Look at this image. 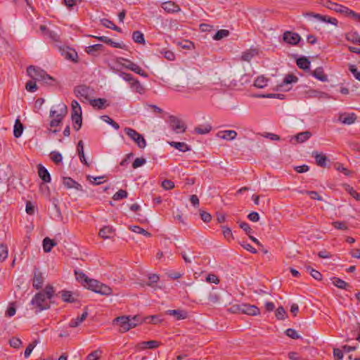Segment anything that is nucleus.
Returning <instances> with one entry per match:
<instances>
[{"mask_svg": "<svg viewBox=\"0 0 360 360\" xmlns=\"http://www.w3.org/2000/svg\"><path fill=\"white\" fill-rule=\"evenodd\" d=\"M77 279L82 283V284L84 286V284L86 283L89 278L82 271H75Z\"/></svg>", "mask_w": 360, "mask_h": 360, "instance_id": "52", "label": "nucleus"}, {"mask_svg": "<svg viewBox=\"0 0 360 360\" xmlns=\"http://www.w3.org/2000/svg\"><path fill=\"white\" fill-rule=\"evenodd\" d=\"M103 46L100 44L91 45L86 48V52L88 54L95 56L96 52L101 51L103 49Z\"/></svg>", "mask_w": 360, "mask_h": 360, "instance_id": "42", "label": "nucleus"}, {"mask_svg": "<svg viewBox=\"0 0 360 360\" xmlns=\"http://www.w3.org/2000/svg\"><path fill=\"white\" fill-rule=\"evenodd\" d=\"M112 323L114 325L116 324L120 326L119 331L120 333H125L131 329L129 323V316H118L112 321Z\"/></svg>", "mask_w": 360, "mask_h": 360, "instance_id": "8", "label": "nucleus"}, {"mask_svg": "<svg viewBox=\"0 0 360 360\" xmlns=\"http://www.w3.org/2000/svg\"><path fill=\"white\" fill-rule=\"evenodd\" d=\"M333 283L338 288H340V289H347V288L349 285V284L347 283H346L345 281L339 278H337V277H334L333 278Z\"/></svg>", "mask_w": 360, "mask_h": 360, "instance_id": "44", "label": "nucleus"}, {"mask_svg": "<svg viewBox=\"0 0 360 360\" xmlns=\"http://www.w3.org/2000/svg\"><path fill=\"white\" fill-rule=\"evenodd\" d=\"M346 191L356 200H360V194L358 193L354 188L349 185L346 186Z\"/></svg>", "mask_w": 360, "mask_h": 360, "instance_id": "63", "label": "nucleus"}, {"mask_svg": "<svg viewBox=\"0 0 360 360\" xmlns=\"http://www.w3.org/2000/svg\"><path fill=\"white\" fill-rule=\"evenodd\" d=\"M56 243L54 240H51L49 238L46 237L43 240V248L45 252H51L53 247L56 245Z\"/></svg>", "mask_w": 360, "mask_h": 360, "instance_id": "29", "label": "nucleus"}, {"mask_svg": "<svg viewBox=\"0 0 360 360\" xmlns=\"http://www.w3.org/2000/svg\"><path fill=\"white\" fill-rule=\"evenodd\" d=\"M307 271H309V273H310L311 276L314 279H316V280H317V281H321V280L322 279V275H321V274L319 271H316V270H315V269H312V268H311V267H310V266H307Z\"/></svg>", "mask_w": 360, "mask_h": 360, "instance_id": "57", "label": "nucleus"}, {"mask_svg": "<svg viewBox=\"0 0 360 360\" xmlns=\"http://www.w3.org/2000/svg\"><path fill=\"white\" fill-rule=\"evenodd\" d=\"M243 311L242 314H245L250 316H257L259 314V309L255 305H251L248 304L243 303Z\"/></svg>", "mask_w": 360, "mask_h": 360, "instance_id": "14", "label": "nucleus"}, {"mask_svg": "<svg viewBox=\"0 0 360 360\" xmlns=\"http://www.w3.org/2000/svg\"><path fill=\"white\" fill-rule=\"evenodd\" d=\"M160 342L156 340H150L146 342H141L137 345V347L140 349H145L147 348L155 349L160 346Z\"/></svg>", "mask_w": 360, "mask_h": 360, "instance_id": "18", "label": "nucleus"}, {"mask_svg": "<svg viewBox=\"0 0 360 360\" xmlns=\"http://www.w3.org/2000/svg\"><path fill=\"white\" fill-rule=\"evenodd\" d=\"M162 8L167 13H176L181 11L179 6L173 1L162 3Z\"/></svg>", "mask_w": 360, "mask_h": 360, "instance_id": "16", "label": "nucleus"}, {"mask_svg": "<svg viewBox=\"0 0 360 360\" xmlns=\"http://www.w3.org/2000/svg\"><path fill=\"white\" fill-rule=\"evenodd\" d=\"M356 120V115L354 112L340 113L339 115V117H338V121H340V122H342L344 124H347V125L354 123Z\"/></svg>", "mask_w": 360, "mask_h": 360, "instance_id": "12", "label": "nucleus"}, {"mask_svg": "<svg viewBox=\"0 0 360 360\" xmlns=\"http://www.w3.org/2000/svg\"><path fill=\"white\" fill-rule=\"evenodd\" d=\"M92 91L93 90L86 85L77 86L74 89V94L82 102L83 101L82 100V98L89 101V100H91L89 98V96L91 95Z\"/></svg>", "mask_w": 360, "mask_h": 360, "instance_id": "7", "label": "nucleus"}, {"mask_svg": "<svg viewBox=\"0 0 360 360\" xmlns=\"http://www.w3.org/2000/svg\"><path fill=\"white\" fill-rule=\"evenodd\" d=\"M72 120L74 123V129L76 131H78L81 128L82 124V114L72 115Z\"/></svg>", "mask_w": 360, "mask_h": 360, "instance_id": "33", "label": "nucleus"}, {"mask_svg": "<svg viewBox=\"0 0 360 360\" xmlns=\"http://www.w3.org/2000/svg\"><path fill=\"white\" fill-rule=\"evenodd\" d=\"M58 107H60L58 112L53 109L50 110V117H53L50 122L51 127H58L68 112V108L66 105L63 103L59 104Z\"/></svg>", "mask_w": 360, "mask_h": 360, "instance_id": "4", "label": "nucleus"}, {"mask_svg": "<svg viewBox=\"0 0 360 360\" xmlns=\"http://www.w3.org/2000/svg\"><path fill=\"white\" fill-rule=\"evenodd\" d=\"M276 317L278 320H283L286 316V311L283 307H279L276 311Z\"/></svg>", "mask_w": 360, "mask_h": 360, "instance_id": "56", "label": "nucleus"}, {"mask_svg": "<svg viewBox=\"0 0 360 360\" xmlns=\"http://www.w3.org/2000/svg\"><path fill=\"white\" fill-rule=\"evenodd\" d=\"M311 136V133L309 131H305L303 132H300L292 137V139H295L297 143H304L307 140H308Z\"/></svg>", "mask_w": 360, "mask_h": 360, "instance_id": "22", "label": "nucleus"}, {"mask_svg": "<svg viewBox=\"0 0 360 360\" xmlns=\"http://www.w3.org/2000/svg\"><path fill=\"white\" fill-rule=\"evenodd\" d=\"M169 123L172 129L177 134L183 133L186 129V125L185 123L174 115H170L169 117Z\"/></svg>", "mask_w": 360, "mask_h": 360, "instance_id": "6", "label": "nucleus"}, {"mask_svg": "<svg viewBox=\"0 0 360 360\" xmlns=\"http://www.w3.org/2000/svg\"><path fill=\"white\" fill-rule=\"evenodd\" d=\"M325 6L327 8L335 11L337 13L345 14L347 16H351L360 22V14L355 13L345 6L338 4L337 3H333L330 1H327L326 2Z\"/></svg>", "mask_w": 360, "mask_h": 360, "instance_id": "3", "label": "nucleus"}, {"mask_svg": "<svg viewBox=\"0 0 360 360\" xmlns=\"http://www.w3.org/2000/svg\"><path fill=\"white\" fill-rule=\"evenodd\" d=\"M23 129L24 127L22 124L20 122L19 120H16L13 130L14 136L15 138H19L22 134Z\"/></svg>", "mask_w": 360, "mask_h": 360, "instance_id": "35", "label": "nucleus"}, {"mask_svg": "<svg viewBox=\"0 0 360 360\" xmlns=\"http://www.w3.org/2000/svg\"><path fill=\"white\" fill-rule=\"evenodd\" d=\"M77 151H78V155H79L80 161L84 163L85 165H89V164L87 163L86 158H85V155H84V143L82 141H79L78 142Z\"/></svg>", "mask_w": 360, "mask_h": 360, "instance_id": "34", "label": "nucleus"}, {"mask_svg": "<svg viewBox=\"0 0 360 360\" xmlns=\"http://www.w3.org/2000/svg\"><path fill=\"white\" fill-rule=\"evenodd\" d=\"M122 60L127 62V64L123 65L125 68L130 70L143 77H148V74L144 72L137 64L125 58H122Z\"/></svg>", "mask_w": 360, "mask_h": 360, "instance_id": "9", "label": "nucleus"}, {"mask_svg": "<svg viewBox=\"0 0 360 360\" xmlns=\"http://www.w3.org/2000/svg\"><path fill=\"white\" fill-rule=\"evenodd\" d=\"M349 70L354 75V77L359 81H360V72L357 70L355 65H349Z\"/></svg>", "mask_w": 360, "mask_h": 360, "instance_id": "64", "label": "nucleus"}, {"mask_svg": "<svg viewBox=\"0 0 360 360\" xmlns=\"http://www.w3.org/2000/svg\"><path fill=\"white\" fill-rule=\"evenodd\" d=\"M230 34V32L228 30H219L213 37V39L216 41L221 40L225 37H229Z\"/></svg>", "mask_w": 360, "mask_h": 360, "instance_id": "41", "label": "nucleus"}, {"mask_svg": "<svg viewBox=\"0 0 360 360\" xmlns=\"http://www.w3.org/2000/svg\"><path fill=\"white\" fill-rule=\"evenodd\" d=\"M61 297L63 300L65 302L72 303L76 301V299L72 296V293L70 291H62Z\"/></svg>", "mask_w": 360, "mask_h": 360, "instance_id": "40", "label": "nucleus"}, {"mask_svg": "<svg viewBox=\"0 0 360 360\" xmlns=\"http://www.w3.org/2000/svg\"><path fill=\"white\" fill-rule=\"evenodd\" d=\"M124 131L137 144L139 148H144L146 146V141L144 137L136 130L126 127Z\"/></svg>", "mask_w": 360, "mask_h": 360, "instance_id": "5", "label": "nucleus"}, {"mask_svg": "<svg viewBox=\"0 0 360 360\" xmlns=\"http://www.w3.org/2000/svg\"><path fill=\"white\" fill-rule=\"evenodd\" d=\"M25 89L30 92H34L37 90L38 87L35 81L30 80L26 83Z\"/></svg>", "mask_w": 360, "mask_h": 360, "instance_id": "58", "label": "nucleus"}, {"mask_svg": "<svg viewBox=\"0 0 360 360\" xmlns=\"http://www.w3.org/2000/svg\"><path fill=\"white\" fill-rule=\"evenodd\" d=\"M360 36L356 32H349L346 34V39L354 44H358Z\"/></svg>", "mask_w": 360, "mask_h": 360, "instance_id": "47", "label": "nucleus"}, {"mask_svg": "<svg viewBox=\"0 0 360 360\" xmlns=\"http://www.w3.org/2000/svg\"><path fill=\"white\" fill-rule=\"evenodd\" d=\"M142 322H143V320L141 319L140 316H139V315H136L134 316H129L130 328H135L138 325L141 324Z\"/></svg>", "mask_w": 360, "mask_h": 360, "instance_id": "45", "label": "nucleus"}, {"mask_svg": "<svg viewBox=\"0 0 360 360\" xmlns=\"http://www.w3.org/2000/svg\"><path fill=\"white\" fill-rule=\"evenodd\" d=\"M51 159L56 164H59L63 160L62 155L59 152L53 151L51 153Z\"/></svg>", "mask_w": 360, "mask_h": 360, "instance_id": "55", "label": "nucleus"}, {"mask_svg": "<svg viewBox=\"0 0 360 360\" xmlns=\"http://www.w3.org/2000/svg\"><path fill=\"white\" fill-rule=\"evenodd\" d=\"M312 156L315 158L317 165L321 167H326L327 157L324 154L314 151L312 153Z\"/></svg>", "mask_w": 360, "mask_h": 360, "instance_id": "17", "label": "nucleus"}, {"mask_svg": "<svg viewBox=\"0 0 360 360\" xmlns=\"http://www.w3.org/2000/svg\"><path fill=\"white\" fill-rule=\"evenodd\" d=\"M128 193L125 190L120 189L112 196L114 200H120L123 198H127Z\"/></svg>", "mask_w": 360, "mask_h": 360, "instance_id": "51", "label": "nucleus"}, {"mask_svg": "<svg viewBox=\"0 0 360 360\" xmlns=\"http://www.w3.org/2000/svg\"><path fill=\"white\" fill-rule=\"evenodd\" d=\"M101 119L108 123L110 125H111L114 129H120V125L115 122L113 120H112L109 116L108 115H103L101 116Z\"/></svg>", "mask_w": 360, "mask_h": 360, "instance_id": "54", "label": "nucleus"}, {"mask_svg": "<svg viewBox=\"0 0 360 360\" xmlns=\"http://www.w3.org/2000/svg\"><path fill=\"white\" fill-rule=\"evenodd\" d=\"M9 345L11 347L18 349L21 346L22 341L20 338L13 337L11 339H10Z\"/></svg>", "mask_w": 360, "mask_h": 360, "instance_id": "60", "label": "nucleus"}, {"mask_svg": "<svg viewBox=\"0 0 360 360\" xmlns=\"http://www.w3.org/2000/svg\"><path fill=\"white\" fill-rule=\"evenodd\" d=\"M27 72L29 77H30L35 82H43L44 84L53 86L56 84V79L48 75L44 70L40 68L35 67L34 65H30L27 68Z\"/></svg>", "mask_w": 360, "mask_h": 360, "instance_id": "2", "label": "nucleus"}, {"mask_svg": "<svg viewBox=\"0 0 360 360\" xmlns=\"http://www.w3.org/2000/svg\"><path fill=\"white\" fill-rule=\"evenodd\" d=\"M107 103V100L105 98H95L89 100V103L94 108H97L98 109H104L105 108V105Z\"/></svg>", "mask_w": 360, "mask_h": 360, "instance_id": "26", "label": "nucleus"}, {"mask_svg": "<svg viewBox=\"0 0 360 360\" xmlns=\"http://www.w3.org/2000/svg\"><path fill=\"white\" fill-rule=\"evenodd\" d=\"M100 286V290L98 291V293L103 295H110L112 294V289L107 285L101 283Z\"/></svg>", "mask_w": 360, "mask_h": 360, "instance_id": "48", "label": "nucleus"}, {"mask_svg": "<svg viewBox=\"0 0 360 360\" xmlns=\"http://www.w3.org/2000/svg\"><path fill=\"white\" fill-rule=\"evenodd\" d=\"M129 229L134 233H141L145 236L150 237L151 234L139 226H130Z\"/></svg>", "mask_w": 360, "mask_h": 360, "instance_id": "50", "label": "nucleus"}, {"mask_svg": "<svg viewBox=\"0 0 360 360\" xmlns=\"http://www.w3.org/2000/svg\"><path fill=\"white\" fill-rule=\"evenodd\" d=\"M159 276L157 275V274H152V275H150L149 277H148V279H149V282L147 283V285L151 287V288H156L157 286L156 285H155L156 283H158V281H159Z\"/></svg>", "mask_w": 360, "mask_h": 360, "instance_id": "53", "label": "nucleus"}, {"mask_svg": "<svg viewBox=\"0 0 360 360\" xmlns=\"http://www.w3.org/2000/svg\"><path fill=\"white\" fill-rule=\"evenodd\" d=\"M101 23L103 26L108 27V28H110L113 30H115L118 32H121V28L118 27L117 26H116L115 25L113 24V22L108 20V19H102L101 20Z\"/></svg>", "mask_w": 360, "mask_h": 360, "instance_id": "43", "label": "nucleus"}, {"mask_svg": "<svg viewBox=\"0 0 360 360\" xmlns=\"http://www.w3.org/2000/svg\"><path fill=\"white\" fill-rule=\"evenodd\" d=\"M146 162V160L143 158H137L134 160L132 163V167L136 169L141 166H143Z\"/></svg>", "mask_w": 360, "mask_h": 360, "instance_id": "62", "label": "nucleus"}, {"mask_svg": "<svg viewBox=\"0 0 360 360\" xmlns=\"http://www.w3.org/2000/svg\"><path fill=\"white\" fill-rule=\"evenodd\" d=\"M298 80L297 77L293 75H287L283 81V83L279 86L280 87H282L284 84H291L292 82H297Z\"/></svg>", "mask_w": 360, "mask_h": 360, "instance_id": "49", "label": "nucleus"}, {"mask_svg": "<svg viewBox=\"0 0 360 360\" xmlns=\"http://www.w3.org/2000/svg\"><path fill=\"white\" fill-rule=\"evenodd\" d=\"M38 174L44 182L49 183L51 181V175L49 171L41 165L38 166Z\"/></svg>", "mask_w": 360, "mask_h": 360, "instance_id": "20", "label": "nucleus"}, {"mask_svg": "<svg viewBox=\"0 0 360 360\" xmlns=\"http://www.w3.org/2000/svg\"><path fill=\"white\" fill-rule=\"evenodd\" d=\"M250 81V75L245 74L241 77V78L240 79V84H238L236 81H233L231 82L230 86H232L233 87H239V86L244 85L245 84L248 83Z\"/></svg>", "mask_w": 360, "mask_h": 360, "instance_id": "37", "label": "nucleus"}, {"mask_svg": "<svg viewBox=\"0 0 360 360\" xmlns=\"http://www.w3.org/2000/svg\"><path fill=\"white\" fill-rule=\"evenodd\" d=\"M308 96L310 98H318L319 99H329L330 96L323 91H319L316 90H310L308 91Z\"/></svg>", "mask_w": 360, "mask_h": 360, "instance_id": "23", "label": "nucleus"}, {"mask_svg": "<svg viewBox=\"0 0 360 360\" xmlns=\"http://www.w3.org/2000/svg\"><path fill=\"white\" fill-rule=\"evenodd\" d=\"M306 16H311V17H314L319 20H321L323 22H327V23H330L332 25H338V20L336 18H330V17H328L326 15H320V14H318V13H307L304 14Z\"/></svg>", "mask_w": 360, "mask_h": 360, "instance_id": "13", "label": "nucleus"}, {"mask_svg": "<svg viewBox=\"0 0 360 360\" xmlns=\"http://www.w3.org/2000/svg\"><path fill=\"white\" fill-rule=\"evenodd\" d=\"M268 81L269 79L264 77V76H259L255 79L254 86L257 88L262 89L267 85Z\"/></svg>", "mask_w": 360, "mask_h": 360, "instance_id": "36", "label": "nucleus"}, {"mask_svg": "<svg viewBox=\"0 0 360 360\" xmlns=\"http://www.w3.org/2000/svg\"><path fill=\"white\" fill-rule=\"evenodd\" d=\"M217 136L222 139L233 140L237 136V132L234 130H226L224 131V134L222 136H221L219 133L217 134Z\"/></svg>", "mask_w": 360, "mask_h": 360, "instance_id": "32", "label": "nucleus"}, {"mask_svg": "<svg viewBox=\"0 0 360 360\" xmlns=\"http://www.w3.org/2000/svg\"><path fill=\"white\" fill-rule=\"evenodd\" d=\"M297 65L304 70H309L310 61L307 57H301L297 60Z\"/></svg>", "mask_w": 360, "mask_h": 360, "instance_id": "28", "label": "nucleus"}, {"mask_svg": "<svg viewBox=\"0 0 360 360\" xmlns=\"http://www.w3.org/2000/svg\"><path fill=\"white\" fill-rule=\"evenodd\" d=\"M72 115L82 114V108H81L79 103L77 101H73L72 102Z\"/></svg>", "mask_w": 360, "mask_h": 360, "instance_id": "61", "label": "nucleus"}, {"mask_svg": "<svg viewBox=\"0 0 360 360\" xmlns=\"http://www.w3.org/2000/svg\"><path fill=\"white\" fill-rule=\"evenodd\" d=\"M212 129L210 124L201 125L196 127L194 129L195 132L198 134H208Z\"/></svg>", "mask_w": 360, "mask_h": 360, "instance_id": "39", "label": "nucleus"}, {"mask_svg": "<svg viewBox=\"0 0 360 360\" xmlns=\"http://www.w3.org/2000/svg\"><path fill=\"white\" fill-rule=\"evenodd\" d=\"M44 281V278L41 272H40L38 269L35 268L34 271V277L32 280L33 287L37 290L41 289L42 288Z\"/></svg>", "mask_w": 360, "mask_h": 360, "instance_id": "11", "label": "nucleus"}, {"mask_svg": "<svg viewBox=\"0 0 360 360\" xmlns=\"http://www.w3.org/2000/svg\"><path fill=\"white\" fill-rule=\"evenodd\" d=\"M88 312L84 311L82 314L77 319H72L69 323V326L71 328L77 327L81 323H82L87 317Z\"/></svg>", "mask_w": 360, "mask_h": 360, "instance_id": "27", "label": "nucleus"}, {"mask_svg": "<svg viewBox=\"0 0 360 360\" xmlns=\"http://www.w3.org/2000/svg\"><path fill=\"white\" fill-rule=\"evenodd\" d=\"M142 322H143V320L141 319L140 316H139V315H136L134 316H129L130 328H135L138 325L141 324Z\"/></svg>", "mask_w": 360, "mask_h": 360, "instance_id": "46", "label": "nucleus"}, {"mask_svg": "<svg viewBox=\"0 0 360 360\" xmlns=\"http://www.w3.org/2000/svg\"><path fill=\"white\" fill-rule=\"evenodd\" d=\"M311 75L317 79L321 82L328 81V77L324 74L323 69L321 67L317 68L312 72Z\"/></svg>", "mask_w": 360, "mask_h": 360, "instance_id": "25", "label": "nucleus"}, {"mask_svg": "<svg viewBox=\"0 0 360 360\" xmlns=\"http://www.w3.org/2000/svg\"><path fill=\"white\" fill-rule=\"evenodd\" d=\"M113 232L114 229L112 227L105 226L99 231L98 235L101 238L107 239L111 238V235L113 233Z\"/></svg>", "mask_w": 360, "mask_h": 360, "instance_id": "24", "label": "nucleus"}, {"mask_svg": "<svg viewBox=\"0 0 360 360\" xmlns=\"http://www.w3.org/2000/svg\"><path fill=\"white\" fill-rule=\"evenodd\" d=\"M258 53V50L256 49L246 50L242 53L240 59L243 61L250 62Z\"/></svg>", "mask_w": 360, "mask_h": 360, "instance_id": "19", "label": "nucleus"}, {"mask_svg": "<svg viewBox=\"0 0 360 360\" xmlns=\"http://www.w3.org/2000/svg\"><path fill=\"white\" fill-rule=\"evenodd\" d=\"M130 86L134 91L140 94H143L145 92V88L137 79L133 81V82L130 84Z\"/></svg>", "mask_w": 360, "mask_h": 360, "instance_id": "31", "label": "nucleus"}, {"mask_svg": "<svg viewBox=\"0 0 360 360\" xmlns=\"http://www.w3.org/2000/svg\"><path fill=\"white\" fill-rule=\"evenodd\" d=\"M167 314L174 316L176 320L185 319L187 317V312L181 309H170L167 311Z\"/></svg>", "mask_w": 360, "mask_h": 360, "instance_id": "21", "label": "nucleus"}, {"mask_svg": "<svg viewBox=\"0 0 360 360\" xmlns=\"http://www.w3.org/2000/svg\"><path fill=\"white\" fill-rule=\"evenodd\" d=\"M169 143L171 146L175 148L176 149H177L181 152H186V151H188L191 150L190 147L186 143H185L184 142L172 141V142H169Z\"/></svg>", "mask_w": 360, "mask_h": 360, "instance_id": "30", "label": "nucleus"}, {"mask_svg": "<svg viewBox=\"0 0 360 360\" xmlns=\"http://www.w3.org/2000/svg\"><path fill=\"white\" fill-rule=\"evenodd\" d=\"M283 39L288 44L295 45L300 41L301 37L297 33L286 31L283 33Z\"/></svg>", "mask_w": 360, "mask_h": 360, "instance_id": "10", "label": "nucleus"}, {"mask_svg": "<svg viewBox=\"0 0 360 360\" xmlns=\"http://www.w3.org/2000/svg\"><path fill=\"white\" fill-rule=\"evenodd\" d=\"M63 184L67 188H74L77 191H82V186L81 184L73 180L70 177H63Z\"/></svg>", "mask_w": 360, "mask_h": 360, "instance_id": "15", "label": "nucleus"}, {"mask_svg": "<svg viewBox=\"0 0 360 360\" xmlns=\"http://www.w3.org/2000/svg\"><path fill=\"white\" fill-rule=\"evenodd\" d=\"M132 39L136 43H138L140 44H145V39H144L143 34L142 32H141L140 31H134L132 33Z\"/></svg>", "mask_w": 360, "mask_h": 360, "instance_id": "38", "label": "nucleus"}, {"mask_svg": "<svg viewBox=\"0 0 360 360\" xmlns=\"http://www.w3.org/2000/svg\"><path fill=\"white\" fill-rule=\"evenodd\" d=\"M54 292L53 287L48 285L44 290L35 294L30 304L32 307L33 309H35L36 314L50 308Z\"/></svg>", "mask_w": 360, "mask_h": 360, "instance_id": "1", "label": "nucleus"}, {"mask_svg": "<svg viewBox=\"0 0 360 360\" xmlns=\"http://www.w3.org/2000/svg\"><path fill=\"white\" fill-rule=\"evenodd\" d=\"M84 287L87 288L89 290L94 291V289L98 287V281L94 279L89 278L86 284H84Z\"/></svg>", "mask_w": 360, "mask_h": 360, "instance_id": "59", "label": "nucleus"}]
</instances>
